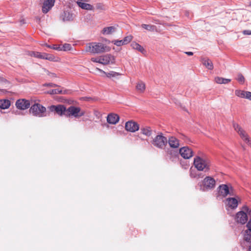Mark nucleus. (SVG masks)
Wrapping results in <instances>:
<instances>
[{
	"instance_id": "nucleus-24",
	"label": "nucleus",
	"mask_w": 251,
	"mask_h": 251,
	"mask_svg": "<svg viewBox=\"0 0 251 251\" xmlns=\"http://www.w3.org/2000/svg\"><path fill=\"white\" fill-rule=\"evenodd\" d=\"M141 132L143 134L149 137L151 135L152 131L150 127L145 126L141 128Z\"/></svg>"
},
{
	"instance_id": "nucleus-32",
	"label": "nucleus",
	"mask_w": 251,
	"mask_h": 251,
	"mask_svg": "<svg viewBox=\"0 0 251 251\" xmlns=\"http://www.w3.org/2000/svg\"><path fill=\"white\" fill-rule=\"evenodd\" d=\"M42 59H44L50 61H53L54 59V56L51 54L43 53Z\"/></svg>"
},
{
	"instance_id": "nucleus-26",
	"label": "nucleus",
	"mask_w": 251,
	"mask_h": 251,
	"mask_svg": "<svg viewBox=\"0 0 251 251\" xmlns=\"http://www.w3.org/2000/svg\"><path fill=\"white\" fill-rule=\"evenodd\" d=\"M115 31V27L114 26H108L104 27L102 31L103 34H110Z\"/></svg>"
},
{
	"instance_id": "nucleus-8",
	"label": "nucleus",
	"mask_w": 251,
	"mask_h": 251,
	"mask_svg": "<svg viewBox=\"0 0 251 251\" xmlns=\"http://www.w3.org/2000/svg\"><path fill=\"white\" fill-rule=\"evenodd\" d=\"M48 108L50 112H54L60 116L63 115L66 116L67 108L63 104L52 105Z\"/></svg>"
},
{
	"instance_id": "nucleus-9",
	"label": "nucleus",
	"mask_w": 251,
	"mask_h": 251,
	"mask_svg": "<svg viewBox=\"0 0 251 251\" xmlns=\"http://www.w3.org/2000/svg\"><path fill=\"white\" fill-rule=\"evenodd\" d=\"M202 185L203 191L213 189L216 185L215 180L211 176H206L202 180Z\"/></svg>"
},
{
	"instance_id": "nucleus-31",
	"label": "nucleus",
	"mask_w": 251,
	"mask_h": 251,
	"mask_svg": "<svg viewBox=\"0 0 251 251\" xmlns=\"http://www.w3.org/2000/svg\"><path fill=\"white\" fill-rule=\"evenodd\" d=\"M48 94H50V95H54V94H65L66 92L65 91L63 92L62 90L57 88V89H54L50 90L47 92Z\"/></svg>"
},
{
	"instance_id": "nucleus-14",
	"label": "nucleus",
	"mask_w": 251,
	"mask_h": 251,
	"mask_svg": "<svg viewBox=\"0 0 251 251\" xmlns=\"http://www.w3.org/2000/svg\"><path fill=\"white\" fill-rule=\"evenodd\" d=\"M55 0H44L42 7L43 13H47L54 6Z\"/></svg>"
},
{
	"instance_id": "nucleus-42",
	"label": "nucleus",
	"mask_w": 251,
	"mask_h": 251,
	"mask_svg": "<svg viewBox=\"0 0 251 251\" xmlns=\"http://www.w3.org/2000/svg\"><path fill=\"white\" fill-rule=\"evenodd\" d=\"M44 86H50V87H56L57 85L52 83H45Z\"/></svg>"
},
{
	"instance_id": "nucleus-17",
	"label": "nucleus",
	"mask_w": 251,
	"mask_h": 251,
	"mask_svg": "<svg viewBox=\"0 0 251 251\" xmlns=\"http://www.w3.org/2000/svg\"><path fill=\"white\" fill-rule=\"evenodd\" d=\"M75 15L69 11H65L61 14L60 18L64 22H71L73 21Z\"/></svg>"
},
{
	"instance_id": "nucleus-28",
	"label": "nucleus",
	"mask_w": 251,
	"mask_h": 251,
	"mask_svg": "<svg viewBox=\"0 0 251 251\" xmlns=\"http://www.w3.org/2000/svg\"><path fill=\"white\" fill-rule=\"evenodd\" d=\"M141 27L150 31H153L156 29V26L154 25L142 24Z\"/></svg>"
},
{
	"instance_id": "nucleus-16",
	"label": "nucleus",
	"mask_w": 251,
	"mask_h": 251,
	"mask_svg": "<svg viewBox=\"0 0 251 251\" xmlns=\"http://www.w3.org/2000/svg\"><path fill=\"white\" fill-rule=\"evenodd\" d=\"M125 128L128 131L134 132L138 130L139 126L137 123L130 121L126 123Z\"/></svg>"
},
{
	"instance_id": "nucleus-21",
	"label": "nucleus",
	"mask_w": 251,
	"mask_h": 251,
	"mask_svg": "<svg viewBox=\"0 0 251 251\" xmlns=\"http://www.w3.org/2000/svg\"><path fill=\"white\" fill-rule=\"evenodd\" d=\"M76 3L79 7L82 9L87 10H94V7L92 5L81 1H76Z\"/></svg>"
},
{
	"instance_id": "nucleus-15",
	"label": "nucleus",
	"mask_w": 251,
	"mask_h": 251,
	"mask_svg": "<svg viewBox=\"0 0 251 251\" xmlns=\"http://www.w3.org/2000/svg\"><path fill=\"white\" fill-rule=\"evenodd\" d=\"M225 203L228 208L231 209H235L238 206V201L235 198H228L226 199Z\"/></svg>"
},
{
	"instance_id": "nucleus-4",
	"label": "nucleus",
	"mask_w": 251,
	"mask_h": 251,
	"mask_svg": "<svg viewBox=\"0 0 251 251\" xmlns=\"http://www.w3.org/2000/svg\"><path fill=\"white\" fill-rule=\"evenodd\" d=\"M167 143L168 139L162 133L156 136L151 142L154 146L161 149H164Z\"/></svg>"
},
{
	"instance_id": "nucleus-38",
	"label": "nucleus",
	"mask_w": 251,
	"mask_h": 251,
	"mask_svg": "<svg viewBox=\"0 0 251 251\" xmlns=\"http://www.w3.org/2000/svg\"><path fill=\"white\" fill-rule=\"evenodd\" d=\"M190 176L192 178H195L198 176L199 178H202L203 177V176H202L201 173H199L198 175H195L193 173V171L191 169L190 170Z\"/></svg>"
},
{
	"instance_id": "nucleus-12",
	"label": "nucleus",
	"mask_w": 251,
	"mask_h": 251,
	"mask_svg": "<svg viewBox=\"0 0 251 251\" xmlns=\"http://www.w3.org/2000/svg\"><path fill=\"white\" fill-rule=\"evenodd\" d=\"M179 153L184 159H189L193 155L192 150L188 147H183L180 149Z\"/></svg>"
},
{
	"instance_id": "nucleus-36",
	"label": "nucleus",
	"mask_w": 251,
	"mask_h": 251,
	"mask_svg": "<svg viewBox=\"0 0 251 251\" xmlns=\"http://www.w3.org/2000/svg\"><path fill=\"white\" fill-rule=\"evenodd\" d=\"M132 39V36L131 35H129L125 37L123 40L125 44L126 45L129 43L131 41Z\"/></svg>"
},
{
	"instance_id": "nucleus-29",
	"label": "nucleus",
	"mask_w": 251,
	"mask_h": 251,
	"mask_svg": "<svg viewBox=\"0 0 251 251\" xmlns=\"http://www.w3.org/2000/svg\"><path fill=\"white\" fill-rule=\"evenodd\" d=\"M131 46L133 49L137 50L141 52H143L145 50L140 45L137 43H132L131 44Z\"/></svg>"
},
{
	"instance_id": "nucleus-20",
	"label": "nucleus",
	"mask_w": 251,
	"mask_h": 251,
	"mask_svg": "<svg viewBox=\"0 0 251 251\" xmlns=\"http://www.w3.org/2000/svg\"><path fill=\"white\" fill-rule=\"evenodd\" d=\"M202 64L209 70L213 69V65L212 62L207 57H203L201 59Z\"/></svg>"
},
{
	"instance_id": "nucleus-50",
	"label": "nucleus",
	"mask_w": 251,
	"mask_h": 251,
	"mask_svg": "<svg viewBox=\"0 0 251 251\" xmlns=\"http://www.w3.org/2000/svg\"><path fill=\"white\" fill-rule=\"evenodd\" d=\"M52 48H53V49L57 50V48H55V47H53Z\"/></svg>"
},
{
	"instance_id": "nucleus-43",
	"label": "nucleus",
	"mask_w": 251,
	"mask_h": 251,
	"mask_svg": "<svg viewBox=\"0 0 251 251\" xmlns=\"http://www.w3.org/2000/svg\"><path fill=\"white\" fill-rule=\"evenodd\" d=\"M243 33L244 35H251V30H245L243 31Z\"/></svg>"
},
{
	"instance_id": "nucleus-6",
	"label": "nucleus",
	"mask_w": 251,
	"mask_h": 251,
	"mask_svg": "<svg viewBox=\"0 0 251 251\" xmlns=\"http://www.w3.org/2000/svg\"><path fill=\"white\" fill-rule=\"evenodd\" d=\"M233 127L235 130L239 134L241 138L251 147V141L246 132L238 124L235 123H233Z\"/></svg>"
},
{
	"instance_id": "nucleus-39",
	"label": "nucleus",
	"mask_w": 251,
	"mask_h": 251,
	"mask_svg": "<svg viewBox=\"0 0 251 251\" xmlns=\"http://www.w3.org/2000/svg\"><path fill=\"white\" fill-rule=\"evenodd\" d=\"M96 9L98 10H105L104 5L101 3H98L96 4Z\"/></svg>"
},
{
	"instance_id": "nucleus-18",
	"label": "nucleus",
	"mask_w": 251,
	"mask_h": 251,
	"mask_svg": "<svg viewBox=\"0 0 251 251\" xmlns=\"http://www.w3.org/2000/svg\"><path fill=\"white\" fill-rule=\"evenodd\" d=\"M119 121V117L116 114H109L107 117V121L110 124L115 125Z\"/></svg>"
},
{
	"instance_id": "nucleus-27",
	"label": "nucleus",
	"mask_w": 251,
	"mask_h": 251,
	"mask_svg": "<svg viewBox=\"0 0 251 251\" xmlns=\"http://www.w3.org/2000/svg\"><path fill=\"white\" fill-rule=\"evenodd\" d=\"M136 89L140 92L142 93L144 92L145 88H146V85L145 83H144L143 81H139L137 84L136 86Z\"/></svg>"
},
{
	"instance_id": "nucleus-44",
	"label": "nucleus",
	"mask_w": 251,
	"mask_h": 251,
	"mask_svg": "<svg viewBox=\"0 0 251 251\" xmlns=\"http://www.w3.org/2000/svg\"><path fill=\"white\" fill-rule=\"evenodd\" d=\"M246 226H247L248 229H251V218L250 219L249 221L248 222Z\"/></svg>"
},
{
	"instance_id": "nucleus-45",
	"label": "nucleus",
	"mask_w": 251,
	"mask_h": 251,
	"mask_svg": "<svg viewBox=\"0 0 251 251\" xmlns=\"http://www.w3.org/2000/svg\"><path fill=\"white\" fill-rule=\"evenodd\" d=\"M185 53L189 56H191V55H193V52H191V51H186V52H185Z\"/></svg>"
},
{
	"instance_id": "nucleus-41",
	"label": "nucleus",
	"mask_w": 251,
	"mask_h": 251,
	"mask_svg": "<svg viewBox=\"0 0 251 251\" xmlns=\"http://www.w3.org/2000/svg\"><path fill=\"white\" fill-rule=\"evenodd\" d=\"M245 98L251 100V92L249 91H246Z\"/></svg>"
},
{
	"instance_id": "nucleus-35",
	"label": "nucleus",
	"mask_w": 251,
	"mask_h": 251,
	"mask_svg": "<svg viewBox=\"0 0 251 251\" xmlns=\"http://www.w3.org/2000/svg\"><path fill=\"white\" fill-rule=\"evenodd\" d=\"M237 80L239 83L243 84L245 81V78L242 74H239L238 75Z\"/></svg>"
},
{
	"instance_id": "nucleus-10",
	"label": "nucleus",
	"mask_w": 251,
	"mask_h": 251,
	"mask_svg": "<svg viewBox=\"0 0 251 251\" xmlns=\"http://www.w3.org/2000/svg\"><path fill=\"white\" fill-rule=\"evenodd\" d=\"M100 64L104 65L114 64L115 62V57L111 54H106L100 56Z\"/></svg>"
},
{
	"instance_id": "nucleus-7",
	"label": "nucleus",
	"mask_w": 251,
	"mask_h": 251,
	"mask_svg": "<svg viewBox=\"0 0 251 251\" xmlns=\"http://www.w3.org/2000/svg\"><path fill=\"white\" fill-rule=\"evenodd\" d=\"M218 189L219 194L223 197H226L228 195H234L233 189L230 185L221 184L219 186Z\"/></svg>"
},
{
	"instance_id": "nucleus-5",
	"label": "nucleus",
	"mask_w": 251,
	"mask_h": 251,
	"mask_svg": "<svg viewBox=\"0 0 251 251\" xmlns=\"http://www.w3.org/2000/svg\"><path fill=\"white\" fill-rule=\"evenodd\" d=\"M84 114V111L81 110L80 107L71 106L67 109L66 117L73 116L79 118L83 116Z\"/></svg>"
},
{
	"instance_id": "nucleus-46",
	"label": "nucleus",
	"mask_w": 251,
	"mask_h": 251,
	"mask_svg": "<svg viewBox=\"0 0 251 251\" xmlns=\"http://www.w3.org/2000/svg\"><path fill=\"white\" fill-rule=\"evenodd\" d=\"M20 22L21 24H25V21L24 19L21 20L20 21Z\"/></svg>"
},
{
	"instance_id": "nucleus-34",
	"label": "nucleus",
	"mask_w": 251,
	"mask_h": 251,
	"mask_svg": "<svg viewBox=\"0 0 251 251\" xmlns=\"http://www.w3.org/2000/svg\"><path fill=\"white\" fill-rule=\"evenodd\" d=\"M72 49V46L69 44H65L62 47L61 50L64 51L70 50Z\"/></svg>"
},
{
	"instance_id": "nucleus-19",
	"label": "nucleus",
	"mask_w": 251,
	"mask_h": 251,
	"mask_svg": "<svg viewBox=\"0 0 251 251\" xmlns=\"http://www.w3.org/2000/svg\"><path fill=\"white\" fill-rule=\"evenodd\" d=\"M168 142L170 147L172 148H177L179 146V141L175 137L171 136L169 137Z\"/></svg>"
},
{
	"instance_id": "nucleus-25",
	"label": "nucleus",
	"mask_w": 251,
	"mask_h": 251,
	"mask_svg": "<svg viewBox=\"0 0 251 251\" xmlns=\"http://www.w3.org/2000/svg\"><path fill=\"white\" fill-rule=\"evenodd\" d=\"M215 81L218 84H227L231 81V79L217 76L215 78Z\"/></svg>"
},
{
	"instance_id": "nucleus-37",
	"label": "nucleus",
	"mask_w": 251,
	"mask_h": 251,
	"mask_svg": "<svg viewBox=\"0 0 251 251\" xmlns=\"http://www.w3.org/2000/svg\"><path fill=\"white\" fill-rule=\"evenodd\" d=\"M114 45L117 46H121L123 45H125L123 40H115L113 41Z\"/></svg>"
},
{
	"instance_id": "nucleus-33",
	"label": "nucleus",
	"mask_w": 251,
	"mask_h": 251,
	"mask_svg": "<svg viewBox=\"0 0 251 251\" xmlns=\"http://www.w3.org/2000/svg\"><path fill=\"white\" fill-rule=\"evenodd\" d=\"M246 91L241 90H236L235 92L236 96L242 98H245Z\"/></svg>"
},
{
	"instance_id": "nucleus-40",
	"label": "nucleus",
	"mask_w": 251,
	"mask_h": 251,
	"mask_svg": "<svg viewBox=\"0 0 251 251\" xmlns=\"http://www.w3.org/2000/svg\"><path fill=\"white\" fill-rule=\"evenodd\" d=\"M91 60L93 62L99 63L100 64V56L98 57H92Z\"/></svg>"
},
{
	"instance_id": "nucleus-30",
	"label": "nucleus",
	"mask_w": 251,
	"mask_h": 251,
	"mask_svg": "<svg viewBox=\"0 0 251 251\" xmlns=\"http://www.w3.org/2000/svg\"><path fill=\"white\" fill-rule=\"evenodd\" d=\"M28 54L31 56H34L36 58L42 59L43 53L38 51H31L28 52Z\"/></svg>"
},
{
	"instance_id": "nucleus-3",
	"label": "nucleus",
	"mask_w": 251,
	"mask_h": 251,
	"mask_svg": "<svg viewBox=\"0 0 251 251\" xmlns=\"http://www.w3.org/2000/svg\"><path fill=\"white\" fill-rule=\"evenodd\" d=\"M29 112L33 115L43 117L46 116V108L38 103H35L31 105L29 109Z\"/></svg>"
},
{
	"instance_id": "nucleus-11",
	"label": "nucleus",
	"mask_w": 251,
	"mask_h": 251,
	"mask_svg": "<svg viewBox=\"0 0 251 251\" xmlns=\"http://www.w3.org/2000/svg\"><path fill=\"white\" fill-rule=\"evenodd\" d=\"M248 219L246 212L243 211H240L236 214L235 220L238 223L244 225L247 223Z\"/></svg>"
},
{
	"instance_id": "nucleus-47",
	"label": "nucleus",
	"mask_w": 251,
	"mask_h": 251,
	"mask_svg": "<svg viewBox=\"0 0 251 251\" xmlns=\"http://www.w3.org/2000/svg\"><path fill=\"white\" fill-rule=\"evenodd\" d=\"M77 1H86V2H88L90 0H77Z\"/></svg>"
},
{
	"instance_id": "nucleus-22",
	"label": "nucleus",
	"mask_w": 251,
	"mask_h": 251,
	"mask_svg": "<svg viewBox=\"0 0 251 251\" xmlns=\"http://www.w3.org/2000/svg\"><path fill=\"white\" fill-rule=\"evenodd\" d=\"M97 69L100 73H102L104 74H105L106 76L107 77H109V78H111V77H116L117 76H119V75H120L121 74L119 73H117V72H114V71H111L109 73H106L104 71H103V70L100 69H99V68H97Z\"/></svg>"
},
{
	"instance_id": "nucleus-49",
	"label": "nucleus",
	"mask_w": 251,
	"mask_h": 251,
	"mask_svg": "<svg viewBox=\"0 0 251 251\" xmlns=\"http://www.w3.org/2000/svg\"><path fill=\"white\" fill-rule=\"evenodd\" d=\"M46 46L48 48H51V46H50V45H48L46 44Z\"/></svg>"
},
{
	"instance_id": "nucleus-48",
	"label": "nucleus",
	"mask_w": 251,
	"mask_h": 251,
	"mask_svg": "<svg viewBox=\"0 0 251 251\" xmlns=\"http://www.w3.org/2000/svg\"><path fill=\"white\" fill-rule=\"evenodd\" d=\"M248 251H251V244L249 246Z\"/></svg>"
},
{
	"instance_id": "nucleus-13",
	"label": "nucleus",
	"mask_w": 251,
	"mask_h": 251,
	"mask_svg": "<svg viewBox=\"0 0 251 251\" xmlns=\"http://www.w3.org/2000/svg\"><path fill=\"white\" fill-rule=\"evenodd\" d=\"M15 105L18 109L25 110L29 107L30 102L25 99H19L16 101Z\"/></svg>"
},
{
	"instance_id": "nucleus-23",
	"label": "nucleus",
	"mask_w": 251,
	"mask_h": 251,
	"mask_svg": "<svg viewBox=\"0 0 251 251\" xmlns=\"http://www.w3.org/2000/svg\"><path fill=\"white\" fill-rule=\"evenodd\" d=\"M11 102L7 99L0 100V108L2 109H7L9 107Z\"/></svg>"
},
{
	"instance_id": "nucleus-1",
	"label": "nucleus",
	"mask_w": 251,
	"mask_h": 251,
	"mask_svg": "<svg viewBox=\"0 0 251 251\" xmlns=\"http://www.w3.org/2000/svg\"><path fill=\"white\" fill-rule=\"evenodd\" d=\"M194 165L197 170L199 171L206 173L210 169V161L206 155L202 153H201L195 157Z\"/></svg>"
},
{
	"instance_id": "nucleus-2",
	"label": "nucleus",
	"mask_w": 251,
	"mask_h": 251,
	"mask_svg": "<svg viewBox=\"0 0 251 251\" xmlns=\"http://www.w3.org/2000/svg\"><path fill=\"white\" fill-rule=\"evenodd\" d=\"M110 50L109 47L100 42H92L87 44L85 46V50L94 54H99L108 52Z\"/></svg>"
}]
</instances>
